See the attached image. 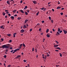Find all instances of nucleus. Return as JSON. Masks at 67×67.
Segmentation results:
<instances>
[{
    "label": "nucleus",
    "mask_w": 67,
    "mask_h": 67,
    "mask_svg": "<svg viewBox=\"0 0 67 67\" xmlns=\"http://www.w3.org/2000/svg\"><path fill=\"white\" fill-rule=\"evenodd\" d=\"M47 57H49V54L48 53H47Z\"/></svg>",
    "instance_id": "20"
},
{
    "label": "nucleus",
    "mask_w": 67,
    "mask_h": 67,
    "mask_svg": "<svg viewBox=\"0 0 67 67\" xmlns=\"http://www.w3.org/2000/svg\"><path fill=\"white\" fill-rule=\"evenodd\" d=\"M12 1H13V2L14 1H13V0H10V2H11Z\"/></svg>",
    "instance_id": "51"
},
{
    "label": "nucleus",
    "mask_w": 67,
    "mask_h": 67,
    "mask_svg": "<svg viewBox=\"0 0 67 67\" xmlns=\"http://www.w3.org/2000/svg\"><path fill=\"white\" fill-rule=\"evenodd\" d=\"M4 58H6V57H7V56L5 55H4Z\"/></svg>",
    "instance_id": "22"
},
{
    "label": "nucleus",
    "mask_w": 67,
    "mask_h": 67,
    "mask_svg": "<svg viewBox=\"0 0 67 67\" xmlns=\"http://www.w3.org/2000/svg\"><path fill=\"white\" fill-rule=\"evenodd\" d=\"M12 42V40H9V43H11V42Z\"/></svg>",
    "instance_id": "33"
},
{
    "label": "nucleus",
    "mask_w": 67,
    "mask_h": 67,
    "mask_svg": "<svg viewBox=\"0 0 67 67\" xmlns=\"http://www.w3.org/2000/svg\"><path fill=\"white\" fill-rule=\"evenodd\" d=\"M59 66V65H56V67H58V66Z\"/></svg>",
    "instance_id": "61"
},
{
    "label": "nucleus",
    "mask_w": 67,
    "mask_h": 67,
    "mask_svg": "<svg viewBox=\"0 0 67 67\" xmlns=\"http://www.w3.org/2000/svg\"><path fill=\"white\" fill-rule=\"evenodd\" d=\"M44 9V8L43 7L42 8H41V9H40V10H43V9Z\"/></svg>",
    "instance_id": "32"
},
{
    "label": "nucleus",
    "mask_w": 67,
    "mask_h": 67,
    "mask_svg": "<svg viewBox=\"0 0 67 67\" xmlns=\"http://www.w3.org/2000/svg\"><path fill=\"white\" fill-rule=\"evenodd\" d=\"M62 32V31L61 30L59 31V33H61Z\"/></svg>",
    "instance_id": "47"
},
{
    "label": "nucleus",
    "mask_w": 67,
    "mask_h": 67,
    "mask_svg": "<svg viewBox=\"0 0 67 67\" xmlns=\"http://www.w3.org/2000/svg\"><path fill=\"white\" fill-rule=\"evenodd\" d=\"M42 23H44V21L43 20L42 21Z\"/></svg>",
    "instance_id": "49"
},
{
    "label": "nucleus",
    "mask_w": 67,
    "mask_h": 67,
    "mask_svg": "<svg viewBox=\"0 0 67 67\" xmlns=\"http://www.w3.org/2000/svg\"><path fill=\"white\" fill-rule=\"evenodd\" d=\"M17 51V50H16V49H15V50H14V52H16Z\"/></svg>",
    "instance_id": "38"
},
{
    "label": "nucleus",
    "mask_w": 67,
    "mask_h": 67,
    "mask_svg": "<svg viewBox=\"0 0 67 67\" xmlns=\"http://www.w3.org/2000/svg\"><path fill=\"white\" fill-rule=\"evenodd\" d=\"M6 13H7V14H8V13H9V12H6Z\"/></svg>",
    "instance_id": "55"
},
{
    "label": "nucleus",
    "mask_w": 67,
    "mask_h": 67,
    "mask_svg": "<svg viewBox=\"0 0 67 67\" xmlns=\"http://www.w3.org/2000/svg\"><path fill=\"white\" fill-rule=\"evenodd\" d=\"M13 51H14V50H13L11 51L10 52H11V53H12V52H13Z\"/></svg>",
    "instance_id": "37"
},
{
    "label": "nucleus",
    "mask_w": 67,
    "mask_h": 67,
    "mask_svg": "<svg viewBox=\"0 0 67 67\" xmlns=\"http://www.w3.org/2000/svg\"><path fill=\"white\" fill-rule=\"evenodd\" d=\"M59 54H60V57H62V54H61V53H59Z\"/></svg>",
    "instance_id": "23"
},
{
    "label": "nucleus",
    "mask_w": 67,
    "mask_h": 67,
    "mask_svg": "<svg viewBox=\"0 0 67 67\" xmlns=\"http://www.w3.org/2000/svg\"><path fill=\"white\" fill-rule=\"evenodd\" d=\"M60 14L62 15H63V13H60Z\"/></svg>",
    "instance_id": "45"
},
{
    "label": "nucleus",
    "mask_w": 67,
    "mask_h": 67,
    "mask_svg": "<svg viewBox=\"0 0 67 67\" xmlns=\"http://www.w3.org/2000/svg\"><path fill=\"white\" fill-rule=\"evenodd\" d=\"M61 9V7H58L57 8V9Z\"/></svg>",
    "instance_id": "15"
},
{
    "label": "nucleus",
    "mask_w": 67,
    "mask_h": 67,
    "mask_svg": "<svg viewBox=\"0 0 67 67\" xmlns=\"http://www.w3.org/2000/svg\"><path fill=\"white\" fill-rule=\"evenodd\" d=\"M51 21L52 22V23H53V22H54V21L53 20V19H52L51 20Z\"/></svg>",
    "instance_id": "31"
},
{
    "label": "nucleus",
    "mask_w": 67,
    "mask_h": 67,
    "mask_svg": "<svg viewBox=\"0 0 67 67\" xmlns=\"http://www.w3.org/2000/svg\"><path fill=\"white\" fill-rule=\"evenodd\" d=\"M17 15L16 14V15H14V16H17Z\"/></svg>",
    "instance_id": "56"
},
{
    "label": "nucleus",
    "mask_w": 67,
    "mask_h": 67,
    "mask_svg": "<svg viewBox=\"0 0 67 67\" xmlns=\"http://www.w3.org/2000/svg\"><path fill=\"white\" fill-rule=\"evenodd\" d=\"M4 66H5V63H4Z\"/></svg>",
    "instance_id": "63"
},
{
    "label": "nucleus",
    "mask_w": 67,
    "mask_h": 67,
    "mask_svg": "<svg viewBox=\"0 0 67 67\" xmlns=\"http://www.w3.org/2000/svg\"><path fill=\"white\" fill-rule=\"evenodd\" d=\"M3 15L4 16L5 15V13H3Z\"/></svg>",
    "instance_id": "25"
},
{
    "label": "nucleus",
    "mask_w": 67,
    "mask_h": 67,
    "mask_svg": "<svg viewBox=\"0 0 67 67\" xmlns=\"http://www.w3.org/2000/svg\"><path fill=\"white\" fill-rule=\"evenodd\" d=\"M57 49H58L59 50H60V48H59V47H57Z\"/></svg>",
    "instance_id": "26"
},
{
    "label": "nucleus",
    "mask_w": 67,
    "mask_h": 67,
    "mask_svg": "<svg viewBox=\"0 0 67 67\" xmlns=\"http://www.w3.org/2000/svg\"><path fill=\"white\" fill-rule=\"evenodd\" d=\"M53 12H54V9H52Z\"/></svg>",
    "instance_id": "59"
},
{
    "label": "nucleus",
    "mask_w": 67,
    "mask_h": 67,
    "mask_svg": "<svg viewBox=\"0 0 67 67\" xmlns=\"http://www.w3.org/2000/svg\"><path fill=\"white\" fill-rule=\"evenodd\" d=\"M57 34L58 35H59L60 34L59 33V32H58V31L57 32Z\"/></svg>",
    "instance_id": "24"
},
{
    "label": "nucleus",
    "mask_w": 67,
    "mask_h": 67,
    "mask_svg": "<svg viewBox=\"0 0 67 67\" xmlns=\"http://www.w3.org/2000/svg\"><path fill=\"white\" fill-rule=\"evenodd\" d=\"M27 66L28 67H30V65L29 64H28Z\"/></svg>",
    "instance_id": "64"
},
{
    "label": "nucleus",
    "mask_w": 67,
    "mask_h": 67,
    "mask_svg": "<svg viewBox=\"0 0 67 67\" xmlns=\"http://www.w3.org/2000/svg\"><path fill=\"white\" fill-rule=\"evenodd\" d=\"M39 30L40 31H41V28H40V29H39Z\"/></svg>",
    "instance_id": "48"
},
{
    "label": "nucleus",
    "mask_w": 67,
    "mask_h": 67,
    "mask_svg": "<svg viewBox=\"0 0 67 67\" xmlns=\"http://www.w3.org/2000/svg\"><path fill=\"white\" fill-rule=\"evenodd\" d=\"M20 19H21V17H18V20H20Z\"/></svg>",
    "instance_id": "13"
},
{
    "label": "nucleus",
    "mask_w": 67,
    "mask_h": 67,
    "mask_svg": "<svg viewBox=\"0 0 67 67\" xmlns=\"http://www.w3.org/2000/svg\"><path fill=\"white\" fill-rule=\"evenodd\" d=\"M53 32H55V30L54 29H53Z\"/></svg>",
    "instance_id": "58"
},
{
    "label": "nucleus",
    "mask_w": 67,
    "mask_h": 67,
    "mask_svg": "<svg viewBox=\"0 0 67 67\" xmlns=\"http://www.w3.org/2000/svg\"><path fill=\"white\" fill-rule=\"evenodd\" d=\"M20 12H21V13H24V11L23 10H20Z\"/></svg>",
    "instance_id": "7"
},
{
    "label": "nucleus",
    "mask_w": 67,
    "mask_h": 67,
    "mask_svg": "<svg viewBox=\"0 0 67 67\" xmlns=\"http://www.w3.org/2000/svg\"><path fill=\"white\" fill-rule=\"evenodd\" d=\"M27 8V6H26L25 7V8H24V10H26V9Z\"/></svg>",
    "instance_id": "10"
},
{
    "label": "nucleus",
    "mask_w": 67,
    "mask_h": 67,
    "mask_svg": "<svg viewBox=\"0 0 67 67\" xmlns=\"http://www.w3.org/2000/svg\"><path fill=\"white\" fill-rule=\"evenodd\" d=\"M10 49H12V47H11L10 48Z\"/></svg>",
    "instance_id": "50"
},
{
    "label": "nucleus",
    "mask_w": 67,
    "mask_h": 67,
    "mask_svg": "<svg viewBox=\"0 0 67 67\" xmlns=\"http://www.w3.org/2000/svg\"><path fill=\"white\" fill-rule=\"evenodd\" d=\"M58 29V32H60V29Z\"/></svg>",
    "instance_id": "29"
},
{
    "label": "nucleus",
    "mask_w": 67,
    "mask_h": 67,
    "mask_svg": "<svg viewBox=\"0 0 67 67\" xmlns=\"http://www.w3.org/2000/svg\"><path fill=\"white\" fill-rule=\"evenodd\" d=\"M49 19L50 20H51V17H49Z\"/></svg>",
    "instance_id": "34"
},
{
    "label": "nucleus",
    "mask_w": 67,
    "mask_h": 67,
    "mask_svg": "<svg viewBox=\"0 0 67 67\" xmlns=\"http://www.w3.org/2000/svg\"><path fill=\"white\" fill-rule=\"evenodd\" d=\"M16 10H14L13 11V12H14V13L15 12H16Z\"/></svg>",
    "instance_id": "18"
},
{
    "label": "nucleus",
    "mask_w": 67,
    "mask_h": 67,
    "mask_svg": "<svg viewBox=\"0 0 67 67\" xmlns=\"http://www.w3.org/2000/svg\"><path fill=\"white\" fill-rule=\"evenodd\" d=\"M32 31V29H30V31L31 32Z\"/></svg>",
    "instance_id": "41"
},
{
    "label": "nucleus",
    "mask_w": 67,
    "mask_h": 67,
    "mask_svg": "<svg viewBox=\"0 0 67 67\" xmlns=\"http://www.w3.org/2000/svg\"><path fill=\"white\" fill-rule=\"evenodd\" d=\"M11 66V65H8L7 67H10Z\"/></svg>",
    "instance_id": "35"
},
{
    "label": "nucleus",
    "mask_w": 67,
    "mask_h": 67,
    "mask_svg": "<svg viewBox=\"0 0 67 67\" xmlns=\"http://www.w3.org/2000/svg\"><path fill=\"white\" fill-rule=\"evenodd\" d=\"M2 47L3 48H5V49H7L9 48V46H7L5 45H4L2 46Z\"/></svg>",
    "instance_id": "1"
},
{
    "label": "nucleus",
    "mask_w": 67,
    "mask_h": 67,
    "mask_svg": "<svg viewBox=\"0 0 67 67\" xmlns=\"http://www.w3.org/2000/svg\"><path fill=\"white\" fill-rule=\"evenodd\" d=\"M63 31L64 32V34H67V31H66V30H63Z\"/></svg>",
    "instance_id": "2"
},
{
    "label": "nucleus",
    "mask_w": 67,
    "mask_h": 67,
    "mask_svg": "<svg viewBox=\"0 0 67 67\" xmlns=\"http://www.w3.org/2000/svg\"><path fill=\"white\" fill-rule=\"evenodd\" d=\"M23 46H24V47H25V45L24 43H23Z\"/></svg>",
    "instance_id": "27"
},
{
    "label": "nucleus",
    "mask_w": 67,
    "mask_h": 67,
    "mask_svg": "<svg viewBox=\"0 0 67 67\" xmlns=\"http://www.w3.org/2000/svg\"><path fill=\"white\" fill-rule=\"evenodd\" d=\"M35 52H36V53H37V50L36 49H35Z\"/></svg>",
    "instance_id": "43"
},
{
    "label": "nucleus",
    "mask_w": 67,
    "mask_h": 67,
    "mask_svg": "<svg viewBox=\"0 0 67 67\" xmlns=\"http://www.w3.org/2000/svg\"><path fill=\"white\" fill-rule=\"evenodd\" d=\"M16 49L17 50V51H19V50H20V49L17 48Z\"/></svg>",
    "instance_id": "39"
},
{
    "label": "nucleus",
    "mask_w": 67,
    "mask_h": 67,
    "mask_svg": "<svg viewBox=\"0 0 67 67\" xmlns=\"http://www.w3.org/2000/svg\"><path fill=\"white\" fill-rule=\"evenodd\" d=\"M25 14L26 15H28V13L27 12H25Z\"/></svg>",
    "instance_id": "21"
},
{
    "label": "nucleus",
    "mask_w": 67,
    "mask_h": 67,
    "mask_svg": "<svg viewBox=\"0 0 67 67\" xmlns=\"http://www.w3.org/2000/svg\"><path fill=\"white\" fill-rule=\"evenodd\" d=\"M48 31H49V29H47V30L46 31L47 33H48Z\"/></svg>",
    "instance_id": "14"
},
{
    "label": "nucleus",
    "mask_w": 67,
    "mask_h": 67,
    "mask_svg": "<svg viewBox=\"0 0 67 67\" xmlns=\"http://www.w3.org/2000/svg\"><path fill=\"white\" fill-rule=\"evenodd\" d=\"M21 32V33H23V32H24V30H21L20 31Z\"/></svg>",
    "instance_id": "5"
},
{
    "label": "nucleus",
    "mask_w": 67,
    "mask_h": 67,
    "mask_svg": "<svg viewBox=\"0 0 67 67\" xmlns=\"http://www.w3.org/2000/svg\"><path fill=\"white\" fill-rule=\"evenodd\" d=\"M16 33H14V34H13V37H15V35H16Z\"/></svg>",
    "instance_id": "4"
},
{
    "label": "nucleus",
    "mask_w": 67,
    "mask_h": 67,
    "mask_svg": "<svg viewBox=\"0 0 67 67\" xmlns=\"http://www.w3.org/2000/svg\"><path fill=\"white\" fill-rule=\"evenodd\" d=\"M7 4H9V5H10V2H9V1H7Z\"/></svg>",
    "instance_id": "6"
},
{
    "label": "nucleus",
    "mask_w": 67,
    "mask_h": 67,
    "mask_svg": "<svg viewBox=\"0 0 67 67\" xmlns=\"http://www.w3.org/2000/svg\"><path fill=\"white\" fill-rule=\"evenodd\" d=\"M32 52H34V48H32Z\"/></svg>",
    "instance_id": "30"
},
{
    "label": "nucleus",
    "mask_w": 67,
    "mask_h": 67,
    "mask_svg": "<svg viewBox=\"0 0 67 67\" xmlns=\"http://www.w3.org/2000/svg\"><path fill=\"white\" fill-rule=\"evenodd\" d=\"M55 42H57V44H58L59 43L57 42V41H55Z\"/></svg>",
    "instance_id": "42"
},
{
    "label": "nucleus",
    "mask_w": 67,
    "mask_h": 67,
    "mask_svg": "<svg viewBox=\"0 0 67 67\" xmlns=\"http://www.w3.org/2000/svg\"><path fill=\"white\" fill-rule=\"evenodd\" d=\"M10 18L12 20H14V16H11L10 17Z\"/></svg>",
    "instance_id": "3"
},
{
    "label": "nucleus",
    "mask_w": 67,
    "mask_h": 67,
    "mask_svg": "<svg viewBox=\"0 0 67 67\" xmlns=\"http://www.w3.org/2000/svg\"><path fill=\"white\" fill-rule=\"evenodd\" d=\"M24 62H26V60H24Z\"/></svg>",
    "instance_id": "52"
},
{
    "label": "nucleus",
    "mask_w": 67,
    "mask_h": 67,
    "mask_svg": "<svg viewBox=\"0 0 67 67\" xmlns=\"http://www.w3.org/2000/svg\"><path fill=\"white\" fill-rule=\"evenodd\" d=\"M33 2L34 3V4H36L37 3H36V2L35 1H33Z\"/></svg>",
    "instance_id": "11"
},
{
    "label": "nucleus",
    "mask_w": 67,
    "mask_h": 67,
    "mask_svg": "<svg viewBox=\"0 0 67 67\" xmlns=\"http://www.w3.org/2000/svg\"><path fill=\"white\" fill-rule=\"evenodd\" d=\"M46 9L45 8L44 9H43V10L44 11H46Z\"/></svg>",
    "instance_id": "40"
},
{
    "label": "nucleus",
    "mask_w": 67,
    "mask_h": 67,
    "mask_svg": "<svg viewBox=\"0 0 67 67\" xmlns=\"http://www.w3.org/2000/svg\"><path fill=\"white\" fill-rule=\"evenodd\" d=\"M7 35H8V36H11V34H7Z\"/></svg>",
    "instance_id": "19"
},
{
    "label": "nucleus",
    "mask_w": 67,
    "mask_h": 67,
    "mask_svg": "<svg viewBox=\"0 0 67 67\" xmlns=\"http://www.w3.org/2000/svg\"><path fill=\"white\" fill-rule=\"evenodd\" d=\"M39 12H38L37 13H36V15H38V14H39Z\"/></svg>",
    "instance_id": "28"
},
{
    "label": "nucleus",
    "mask_w": 67,
    "mask_h": 67,
    "mask_svg": "<svg viewBox=\"0 0 67 67\" xmlns=\"http://www.w3.org/2000/svg\"><path fill=\"white\" fill-rule=\"evenodd\" d=\"M27 21H28V20L26 19V20L25 21V23H26V22H27Z\"/></svg>",
    "instance_id": "12"
},
{
    "label": "nucleus",
    "mask_w": 67,
    "mask_h": 67,
    "mask_svg": "<svg viewBox=\"0 0 67 67\" xmlns=\"http://www.w3.org/2000/svg\"><path fill=\"white\" fill-rule=\"evenodd\" d=\"M23 2V1H21L20 2V3H22V2Z\"/></svg>",
    "instance_id": "46"
},
{
    "label": "nucleus",
    "mask_w": 67,
    "mask_h": 67,
    "mask_svg": "<svg viewBox=\"0 0 67 67\" xmlns=\"http://www.w3.org/2000/svg\"><path fill=\"white\" fill-rule=\"evenodd\" d=\"M21 57V55H18L16 57V58H19V57Z\"/></svg>",
    "instance_id": "9"
},
{
    "label": "nucleus",
    "mask_w": 67,
    "mask_h": 67,
    "mask_svg": "<svg viewBox=\"0 0 67 67\" xmlns=\"http://www.w3.org/2000/svg\"><path fill=\"white\" fill-rule=\"evenodd\" d=\"M3 26H1V29H2V28H3Z\"/></svg>",
    "instance_id": "62"
},
{
    "label": "nucleus",
    "mask_w": 67,
    "mask_h": 67,
    "mask_svg": "<svg viewBox=\"0 0 67 67\" xmlns=\"http://www.w3.org/2000/svg\"><path fill=\"white\" fill-rule=\"evenodd\" d=\"M47 36L48 37H50L49 35H48V34H47Z\"/></svg>",
    "instance_id": "17"
},
{
    "label": "nucleus",
    "mask_w": 67,
    "mask_h": 67,
    "mask_svg": "<svg viewBox=\"0 0 67 67\" xmlns=\"http://www.w3.org/2000/svg\"><path fill=\"white\" fill-rule=\"evenodd\" d=\"M23 27H24V29H25L26 28V25H24Z\"/></svg>",
    "instance_id": "16"
},
{
    "label": "nucleus",
    "mask_w": 67,
    "mask_h": 67,
    "mask_svg": "<svg viewBox=\"0 0 67 67\" xmlns=\"http://www.w3.org/2000/svg\"><path fill=\"white\" fill-rule=\"evenodd\" d=\"M8 15H9V16H11V14H9Z\"/></svg>",
    "instance_id": "53"
},
{
    "label": "nucleus",
    "mask_w": 67,
    "mask_h": 67,
    "mask_svg": "<svg viewBox=\"0 0 67 67\" xmlns=\"http://www.w3.org/2000/svg\"><path fill=\"white\" fill-rule=\"evenodd\" d=\"M51 3V2H49L48 3V4H49Z\"/></svg>",
    "instance_id": "60"
},
{
    "label": "nucleus",
    "mask_w": 67,
    "mask_h": 67,
    "mask_svg": "<svg viewBox=\"0 0 67 67\" xmlns=\"http://www.w3.org/2000/svg\"><path fill=\"white\" fill-rule=\"evenodd\" d=\"M55 51H56V52H58V50H55Z\"/></svg>",
    "instance_id": "54"
},
{
    "label": "nucleus",
    "mask_w": 67,
    "mask_h": 67,
    "mask_svg": "<svg viewBox=\"0 0 67 67\" xmlns=\"http://www.w3.org/2000/svg\"><path fill=\"white\" fill-rule=\"evenodd\" d=\"M22 46V44H20V45L19 46H20V47Z\"/></svg>",
    "instance_id": "44"
},
{
    "label": "nucleus",
    "mask_w": 67,
    "mask_h": 67,
    "mask_svg": "<svg viewBox=\"0 0 67 67\" xmlns=\"http://www.w3.org/2000/svg\"><path fill=\"white\" fill-rule=\"evenodd\" d=\"M8 17V16H7L6 15L5 16V18H7Z\"/></svg>",
    "instance_id": "57"
},
{
    "label": "nucleus",
    "mask_w": 67,
    "mask_h": 67,
    "mask_svg": "<svg viewBox=\"0 0 67 67\" xmlns=\"http://www.w3.org/2000/svg\"><path fill=\"white\" fill-rule=\"evenodd\" d=\"M1 40L2 41H3L4 40V39L3 38H2L1 39Z\"/></svg>",
    "instance_id": "36"
},
{
    "label": "nucleus",
    "mask_w": 67,
    "mask_h": 67,
    "mask_svg": "<svg viewBox=\"0 0 67 67\" xmlns=\"http://www.w3.org/2000/svg\"><path fill=\"white\" fill-rule=\"evenodd\" d=\"M58 44L54 45V47H58Z\"/></svg>",
    "instance_id": "8"
}]
</instances>
